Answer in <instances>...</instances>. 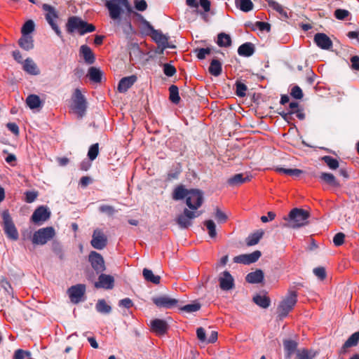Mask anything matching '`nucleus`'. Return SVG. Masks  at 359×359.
I'll use <instances>...</instances> for the list:
<instances>
[{"label":"nucleus","instance_id":"57","mask_svg":"<svg viewBox=\"0 0 359 359\" xmlns=\"http://www.w3.org/2000/svg\"><path fill=\"white\" fill-rule=\"evenodd\" d=\"M99 210L101 212L104 213L109 216H111L116 212L114 208L109 205H100Z\"/></svg>","mask_w":359,"mask_h":359},{"label":"nucleus","instance_id":"27","mask_svg":"<svg viewBox=\"0 0 359 359\" xmlns=\"http://www.w3.org/2000/svg\"><path fill=\"white\" fill-rule=\"evenodd\" d=\"M250 179L248 175H245L243 173H238L229 178L227 183L230 186L236 187L250 181Z\"/></svg>","mask_w":359,"mask_h":359},{"label":"nucleus","instance_id":"8","mask_svg":"<svg viewBox=\"0 0 359 359\" xmlns=\"http://www.w3.org/2000/svg\"><path fill=\"white\" fill-rule=\"evenodd\" d=\"M203 193L197 189H191L186 198V204L190 210H198L203 203Z\"/></svg>","mask_w":359,"mask_h":359},{"label":"nucleus","instance_id":"47","mask_svg":"<svg viewBox=\"0 0 359 359\" xmlns=\"http://www.w3.org/2000/svg\"><path fill=\"white\" fill-rule=\"evenodd\" d=\"M236 94L239 97H243L246 95V91L248 90L247 86L241 82V81H236Z\"/></svg>","mask_w":359,"mask_h":359},{"label":"nucleus","instance_id":"15","mask_svg":"<svg viewBox=\"0 0 359 359\" xmlns=\"http://www.w3.org/2000/svg\"><path fill=\"white\" fill-rule=\"evenodd\" d=\"M50 211L47 207L41 205L34 210L31 217V220L36 224H41L50 218Z\"/></svg>","mask_w":359,"mask_h":359},{"label":"nucleus","instance_id":"16","mask_svg":"<svg viewBox=\"0 0 359 359\" xmlns=\"http://www.w3.org/2000/svg\"><path fill=\"white\" fill-rule=\"evenodd\" d=\"M86 291V286L83 284H78L72 286L68 289V294L71 302L77 304L81 302Z\"/></svg>","mask_w":359,"mask_h":359},{"label":"nucleus","instance_id":"28","mask_svg":"<svg viewBox=\"0 0 359 359\" xmlns=\"http://www.w3.org/2000/svg\"><path fill=\"white\" fill-rule=\"evenodd\" d=\"M255 46L250 42H246L241 45L238 48V53L243 57H250L255 53Z\"/></svg>","mask_w":359,"mask_h":359},{"label":"nucleus","instance_id":"53","mask_svg":"<svg viewBox=\"0 0 359 359\" xmlns=\"http://www.w3.org/2000/svg\"><path fill=\"white\" fill-rule=\"evenodd\" d=\"M176 72L177 70L173 65L168 63H165L163 65V73L167 76L170 77L174 76L176 74Z\"/></svg>","mask_w":359,"mask_h":359},{"label":"nucleus","instance_id":"11","mask_svg":"<svg viewBox=\"0 0 359 359\" xmlns=\"http://www.w3.org/2000/svg\"><path fill=\"white\" fill-rule=\"evenodd\" d=\"M200 213L184 208L183 212L176 218V222L181 229H187L192 225V219L198 217Z\"/></svg>","mask_w":359,"mask_h":359},{"label":"nucleus","instance_id":"24","mask_svg":"<svg viewBox=\"0 0 359 359\" xmlns=\"http://www.w3.org/2000/svg\"><path fill=\"white\" fill-rule=\"evenodd\" d=\"M22 69L28 74L36 76L40 74V70L34 60L27 57L23 61Z\"/></svg>","mask_w":359,"mask_h":359},{"label":"nucleus","instance_id":"13","mask_svg":"<svg viewBox=\"0 0 359 359\" xmlns=\"http://www.w3.org/2000/svg\"><path fill=\"white\" fill-rule=\"evenodd\" d=\"M142 22L145 26V28L150 32L149 35L151 36L152 39L158 45L161 44V46H170L168 43V36L164 35L161 31L155 29L154 27L146 20H143Z\"/></svg>","mask_w":359,"mask_h":359},{"label":"nucleus","instance_id":"25","mask_svg":"<svg viewBox=\"0 0 359 359\" xmlns=\"http://www.w3.org/2000/svg\"><path fill=\"white\" fill-rule=\"evenodd\" d=\"M320 180L332 187L339 188V182L337 181L334 175L330 172H321L319 175Z\"/></svg>","mask_w":359,"mask_h":359},{"label":"nucleus","instance_id":"49","mask_svg":"<svg viewBox=\"0 0 359 359\" xmlns=\"http://www.w3.org/2000/svg\"><path fill=\"white\" fill-rule=\"evenodd\" d=\"M194 52L196 53V57L199 60H203L205 58L206 55H209L211 53L210 48H196Z\"/></svg>","mask_w":359,"mask_h":359},{"label":"nucleus","instance_id":"12","mask_svg":"<svg viewBox=\"0 0 359 359\" xmlns=\"http://www.w3.org/2000/svg\"><path fill=\"white\" fill-rule=\"evenodd\" d=\"M97 279L94 282V287L97 289H104L106 290H112L114 287V277L109 274H105L104 272L97 273Z\"/></svg>","mask_w":359,"mask_h":359},{"label":"nucleus","instance_id":"34","mask_svg":"<svg viewBox=\"0 0 359 359\" xmlns=\"http://www.w3.org/2000/svg\"><path fill=\"white\" fill-rule=\"evenodd\" d=\"M266 1H267L269 6L271 8L275 10L276 12H278L282 18H283L285 19H287L289 18L287 11L279 3H278L277 1H276L274 0H266Z\"/></svg>","mask_w":359,"mask_h":359},{"label":"nucleus","instance_id":"50","mask_svg":"<svg viewBox=\"0 0 359 359\" xmlns=\"http://www.w3.org/2000/svg\"><path fill=\"white\" fill-rule=\"evenodd\" d=\"M0 287L7 294H11L13 292V288L10 283L4 278L0 280Z\"/></svg>","mask_w":359,"mask_h":359},{"label":"nucleus","instance_id":"52","mask_svg":"<svg viewBox=\"0 0 359 359\" xmlns=\"http://www.w3.org/2000/svg\"><path fill=\"white\" fill-rule=\"evenodd\" d=\"M350 15V13L348 11L345 9H341L338 8L335 10L334 15L337 20H345L348 15Z\"/></svg>","mask_w":359,"mask_h":359},{"label":"nucleus","instance_id":"33","mask_svg":"<svg viewBox=\"0 0 359 359\" xmlns=\"http://www.w3.org/2000/svg\"><path fill=\"white\" fill-rule=\"evenodd\" d=\"M253 302L262 309H267L271 304V299L266 295L256 294L252 298Z\"/></svg>","mask_w":359,"mask_h":359},{"label":"nucleus","instance_id":"46","mask_svg":"<svg viewBox=\"0 0 359 359\" xmlns=\"http://www.w3.org/2000/svg\"><path fill=\"white\" fill-rule=\"evenodd\" d=\"M205 226H206L207 229L208 230V234L210 238H215L217 236V231H216V225L215 222L211 220H206L204 222Z\"/></svg>","mask_w":359,"mask_h":359},{"label":"nucleus","instance_id":"54","mask_svg":"<svg viewBox=\"0 0 359 359\" xmlns=\"http://www.w3.org/2000/svg\"><path fill=\"white\" fill-rule=\"evenodd\" d=\"M31 352L22 349H17L13 355V359H25V357H30Z\"/></svg>","mask_w":359,"mask_h":359},{"label":"nucleus","instance_id":"64","mask_svg":"<svg viewBox=\"0 0 359 359\" xmlns=\"http://www.w3.org/2000/svg\"><path fill=\"white\" fill-rule=\"evenodd\" d=\"M352 69L359 71V56L354 55L351 57Z\"/></svg>","mask_w":359,"mask_h":359},{"label":"nucleus","instance_id":"37","mask_svg":"<svg viewBox=\"0 0 359 359\" xmlns=\"http://www.w3.org/2000/svg\"><path fill=\"white\" fill-rule=\"evenodd\" d=\"M142 275L144 278L147 282L152 283L154 284H158L160 283L161 277L157 275H154L151 270L144 268L142 271Z\"/></svg>","mask_w":359,"mask_h":359},{"label":"nucleus","instance_id":"20","mask_svg":"<svg viewBox=\"0 0 359 359\" xmlns=\"http://www.w3.org/2000/svg\"><path fill=\"white\" fill-rule=\"evenodd\" d=\"M314 41L319 48L324 50L330 49L333 45L332 40L324 33L316 34Z\"/></svg>","mask_w":359,"mask_h":359},{"label":"nucleus","instance_id":"26","mask_svg":"<svg viewBox=\"0 0 359 359\" xmlns=\"http://www.w3.org/2000/svg\"><path fill=\"white\" fill-rule=\"evenodd\" d=\"M264 278V274L262 270L257 269L255 271L249 273L246 277L245 280L252 284L262 283Z\"/></svg>","mask_w":359,"mask_h":359},{"label":"nucleus","instance_id":"40","mask_svg":"<svg viewBox=\"0 0 359 359\" xmlns=\"http://www.w3.org/2000/svg\"><path fill=\"white\" fill-rule=\"evenodd\" d=\"M26 103L31 109H34L41 106V102L38 95L32 94L27 96Z\"/></svg>","mask_w":359,"mask_h":359},{"label":"nucleus","instance_id":"63","mask_svg":"<svg viewBox=\"0 0 359 359\" xmlns=\"http://www.w3.org/2000/svg\"><path fill=\"white\" fill-rule=\"evenodd\" d=\"M118 305H119V306H123L126 309H130V307H132L133 306V302L130 298L126 297V298H124V299L120 300L118 302Z\"/></svg>","mask_w":359,"mask_h":359},{"label":"nucleus","instance_id":"55","mask_svg":"<svg viewBox=\"0 0 359 359\" xmlns=\"http://www.w3.org/2000/svg\"><path fill=\"white\" fill-rule=\"evenodd\" d=\"M290 95L292 97L297 100L302 99L304 96L302 89L298 86H294L292 88Z\"/></svg>","mask_w":359,"mask_h":359},{"label":"nucleus","instance_id":"32","mask_svg":"<svg viewBox=\"0 0 359 359\" xmlns=\"http://www.w3.org/2000/svg\"><path fill=\"white\" fill-rule=\"evenodd\" d=\"M264 232L263 230L259 229L256 232L250 234L246 238V244L248 246H252L257 244L260 239L263 237Z\"/></svg>","mask_w":359,"mask_h":359},{"label":"nucleus","instance_id":"9","mask_svg":"<svg viewBox=\"0 0 359 359\" xmlns=\"http://www.w3.org/2000/svg\"><path fill=\"white\" fill-rule=\"evenodd\" d=\"M91 278L95 277V274L104 272L107 269L105 261L102 255L96 251L91 250Z\"/></svg>","mask_w":359,"mask_h":359},{"label":"nucleus","instance_id":"4","mask_svg":"<svg viewBox=\"0 0 359 359\" xmlns=\"http://www.w3.org/2000/svg\"><path fill=\"white\" fill-rule=\"evenodd\" d=\"M66 29L69 34L79 33L83 35L90 32V24L77 16H72L67 20Z\"/></svg>","mask_w":359,"mask_h":359},{"label":"nucleus","instance_id":"17","mask_svg":"<svg viewBox=\"0 0 359 359\" xmlns=\"http://www.w3.org/2000/svg\"><path fill=\"white\" fill-rule=\"evenodd\" d=\"M262 253L259 250H255L250 254H243L236 256L233 258L235 263H240L243 264H250L256 262L261 257Z\"/></svg>","mask_w":359,"mask_h":359},{"label":"nucleus","instance_id":"41","mask_svg":"<svg viewBox=\"0 0 359 359\" xmlns=\"http://www.w3.org/2000/svg\"><path fill=\"white\" fill-rule=\"evenodd\" d=\"M217 43L219 47H229L231 45V39L229 34L222 32L217 35Z\"/></svg>","mask_w":359,"mask_h":359},{"label":"nucleus","instance_id":"2","mask_svg":"<svg viewBox=\"0 0 359 359\" xmlns=\"http://www.w3.org/2000/svg\"><path fill=\"white\" fill-rule=\"evenodd\" d=\"M309 217L310 213L309 211L302 208H293L287 217H284V219L287 221V224H285V226L293 229L302 227L308 224Z\"/></svg>","mask_w":359,"mask_h":359},{"label":"nucleus","instance_id":"38","mask_svg":"<svg viewBox=\"0 0 359 359\" xmlns=\"http://www.w3.org/2000/svg\"><path fill=\"white\" fill-rule=\"evenodd\" d=\"M237 8L243 12H249L253 8V3L251 0H235Z\"/></svg>","mask_w":359,"mask_h":359},{"label":"nucleus","instance_id":"43","mask_svg":"<svg viewBox=\"0 0 359 359\" xmlns=\"http://www.w3.org/2000/svg\"><path fill=\"white\" fill-rule=\"evenodd\" d=\"M321 160L324 161L331 170H336L339 167V163L337 159L330 156H324L321 158Z\"/></svg>","mask_w":359,"mask_h":359},{"label":"nucleus","instance_id":"29","mask_svg":"<svg viewBox=\"0 0 359 359\" xmlns=\"http://www.w3.org/2000/svg\"><path fill=\"white\" fill-rule=\"evenodd\" d=\"M18 45L22 49L29 51L34 48L33 39L29 35H22L18 40Z\"/></svg>","mask_w":359,"mask_h":359},{"label":"nucleus","instance_id":"56","mask_svg":"<svg viewBox=\"0 0 359 359\" xmlns=\"http://www.w3.org/2000/svg\"><path fill=\"white\" fill-rule=\"evenodd\" d=\"M344 240L345 234L341 232L337 233L333 238L334 245L337 247L341 246L344 244Z\"/></svg>","mask_w":359,"mask_h":359},{"label":"nucleus","instance_id":"6","mask_svg":"<svg viewBox=\"0 0 359 359\" xmlns=\"http://www.w3.org/2000/svg\"><path fill=\"white\" fill-rule=\"evenodd\" d=\"M72 109L79 118H82L86 111V100L81 90L76 88L72 95Z\"/></svg>","mask_w":359,"mask_h":359},{"label":"nucleus","instance_id":"45","mask_svg":"<svg viewBox=\"0 0 359 359\" xmlns=\"http://www.w3.org/2000/svg\"><path fill=\"white\" fill-rule=\"evenodd\" d=\"M34 22L32 20H29L23 25L21 32L22 35H29L34 30Z\"/></svg>","mask_w":359,"mask_h":359},{"label":"nucleus","instance_id":"60","mask_svg":"<svg viewBox=\"0 0 359 359\" xmlns=\"http://www.w3.org/2000/svg\"><path fill=\"white\" fill-rule=\"evenodd\" d=\"M135 8L139 11H144L147 8V4L145 0H135Z\"/></svg>","mask_w":359,"mask_h":359},{"label":"nucleus","instance_id":"31","mask_svg":"<svg viewBox=\"0 0 359 359\" xmlns=\"http://www.w3.org/2000/svg\"><path fill=\"white\" fill-rule=\"evenodd\" d=\"M359 341V331L354 332L351 334L348 339L345 341L340 351V353H344L346 352V348L355 346L358 344Z\"/></svg>","mask_w":359,"mask_h":359},{"label":"nucleus","instance_id":"48","mask_svg":"<svg viewBox=\"0 0 359 359\" xmlns=\"http://www.w3.org/2000/svg\"><path fill=\"white\" fill-rule=\"evenodd\" d=\"M201 307V304L199 303H193L190 304H187L180 308V310L184 311L186 313H193L198 311Z\"/></svg>","mask_w":359,"mask_h":359},{"label":"nucleus","instance_id":"1","mask_svg":"<svg viewBox=\"0 0 359 359\" xmlns=\"http://www.w3.org/2000/svg\"><path fill=\"white\" fill-rule=\"evenodd\" d=\"M104 5L108 9L111 19L118 23L121 20V15L125 11L128 15L133 13V8L128 0H106Z\"/></svg>","mask_w":359,"mask_h":359},{"label":"nucleus","instance_id":"10","mask_svg":"<svg viewBox=\"0 0 359 359\" xmlns=\"http://www.w3.org/2000/svg\"><path fill=\"white\" fill-rule=\"evenodd\" d=\"M108 244V238L104 229L97 228L94 229L92 239L91 246L94 248L101 250L104 249Z\"/></svg>","mask_w":359,"mask_h":359},{"label":"nucleus","instance_id":"22","mask_svg":"<svg viewBox=\"0 0 359 359\" xmlns=\"http://www.w3.org/2000/svg\"><path fill=\"white\" fill-rule=\"evenodd\" d=\"M285 359H290L294 353L297 354L298 343L292 339H285L283 341Z\"/></svg>","mask_w":359,"mask_h":359},{"label":"nucleus","instance_id":"42","mask_svg":"<svg viewBox=\"0 0 359 359\" xmlns=\"http://www.w3.org/2000/svg\"><path fill=\"white\" fill-rule=\"evenodd\" d=\"M103 72L97 67H91V83H100L103 79Z\"/></svg>","mask_w":359,"mask_h":359},{"label":"nucleus","instance_id":"51","mask_svg":"<svg viewBox=\"0 0 359 359\" xmlns=\"http://www.w3.org/2000/svg\"><path fill=\"white\" fill-rule=\"evenodd\" d=\"M215 218L219 223H224L227 220V215L218 207L215 208Z\"/></svg>","mask_w":359,"mask_h":359},{"label":"nucleus","instance_id":"7","mask_svg":"<svg viewBox=\"0 0 359 359\" xmlns=\"http://www.w3.org/2000/svg\"><path fill=\"white\" fill-rule=\"evenodd\" d=\"M1 217L4 233L6 236L13 241L18 240V232L8 210H5L1 212Z\"/></svg>","mask_w":359,"mask_h":359},{"label":"nucleus","instance_id":"5","mask_svg":"<svg viewBox=\"0 0 359 359\" xmlns=\"http://www.w3.org/2000/svg\"><path fill=\"white\" fill-rule=\"evenodd\" d=\"M55 234V229L52 226L39 229L33 233L32 243L35 245H43L51 240Z\"/></svg>","mask_w":359,"mask_h":359},{"label":"nucleus","instance_id":"62","mask_svg":"<svg viewBox=\"0 0 359 359\" xmlns=\"http://www.w3.org/2000/svg\"><path fill=\"white\" fill-rule=\"evenodd\" d=\"M196 335L197 338L201 341V342H206L207 337L205 331L203 327H198L196 330Z\"/></svg>","mask_w":359,"mask_h":359},{"label":"nucleus","instance_id":"14","mask_svg":"<svg viewBox=\"0 0 359 359\" xmlns=\"http://www.w3.org/2000/svg\"><path fill=\"white\" fill-rule=\"evenodd\" d=\"M42 8L44 11L46 12V20L50 25L51 28L55 31V32L58 36H61L62 32L60 30L57 24L54 21L55 19L58 18L57 13L55 11V8L49 4H44L42 6Z\"/></svg>","mask_w":359,"mask_h":359},{"label":"nucleus","instance_id":"44","mask_svg":"<svg viewBox=\"0 0 359 359\" xmlns=\"http://www.w3.org/2000/svg\"><path fill=\"white\" fill-rule=\"evenodd\" d=\"M316 354L312 351L306 348L297 351L295 359H313Z\"/></svg>","mask_w":359,"mask_h":359},{"label":"nucleus","instance_id":"23","mask_svg":"<svg viewBox=\"0 0 359 359\" xmlns=\"http://www.w3.org/2000/svg\"><path fill=\"white\" fill-rule=\"evenodd\" d=\"M137 81V76L132 75L122 78L117 86L119 93H126Z\"/></svg>","mask_w":359,"mask_h":359},{"label":"nucleus","instance_id":"39","mask_svg":"<svg viewBox=\"0 0 359 359\" xmlns=\"http://www.w3.org/2000/svg\"><path fill=\"white\" fill-rule=\"evenodd\" d=\"M169 99L173 104H177L180 102V97L179 95V88L175 85H171L169 87Z\"/></svg>","mask_w":359,"mask_h":359},{"label":"nucleus","instance_id":"35","mask_svg":"<svg viewBox=\"0 0 359 359\" xmlns=\"http://www.w3.org/2000/svg\"><path fill=\"white\" fill-rule=\"evenodd\" d=\"M210 74L215 76H219L222 72V63L217 59H213L208 68Z\"/></svg>","mask_w":359,"mask_h":359},{"label":"nucleus","instance_id":"3","mask_svg":"<svg viewBox=\"0 0 359 359\" xmlns=\"http://www.w3.org/2000/svg\"><path fill=\"white\" fill-rule=\"evenodd\" d=\"M297 302V294L294 291H288L285 297L280 302L277 313L280 319L285 318L293 309Z\"/></svg>","mask_w":359,"mask_h":359},{"label":"nucleus","instance_id":"61","mask_svg":"<svg viewBox=\"0 0 359 359\" xmlns=\"http://www.w3.org/2000/svg\"><path fill=\"white\" fill-rule=\"evenodd\" d=\"M255 25L260 31H266L269 32L271 30V25L266 22L257 21L256 22Z\"/></svg>","mask_w":359,"mask_h":359},{"label":"nucleus","instance_id":"59","mask_svg":"<svg viewBox=\"0 0 359 359\" xmlns=\"http://www.w3.org/2000/svg\"><path fill=\"white\" fill-rule=\"evenodd\" d=\"M80 54L83 56L87 63H90V47L86 45H83L80 49Z\"/></svg>","mask_w":359,"mask_h":359},{"label":"nucleus","instance_id":"21","mask_svg":"<svg viewBox=\"0 0 359 359\" xmlns=\"http://www.w3.org/2000/svg\"><path fill=\"white\" fill-rule=\"evenodd\" d=\"M219 287L223 290H230L234 287V279L227 271L222 273V276L219 278Z\"/></svg>","mask_w":359,"mask_h":359},{"label":"nucleus","instance_id":"30","mask_svg":"<svg viewBox=\"0 0 359 359\" xmlns=\"http://www.w3.org/2000/svg\"><path fill=\"white\" fill-rule=\"evenodd\" d=\"M189 191L190 189H186L184 185H178L172 192V199L180 201L185 198H187Z\"/></svg>","mask_w":359,"mask_h":359},{"label":"nucleus","instance_id":"58","mask_svg":"<svg viewBox=\"0 0 359 359\" xmlns=\"http://www.w3.org/2000/svg\"><path fill=\"white\" fill-rule=\"evenodd\" d=\"M313 273L316 276H317L320 280H323L326 278V271L325 269L323 266L317 267L313 269Z\"/></svg>","mask_w":359,"mask_h":359},{"label":"nucleus","instance_id":"36","mask_svg":"<svg viewBox=\"0 0 359 359\" xmlns=\"http://www.w3.org/2000/svg\"><path fill=\"white\" fill-rule=\"evenodd\" d=\"M96 311L102 314H109L111 312V307L109 305L105 299H100L95 304Z\"/></svg>","mask_w":359,"mask_h":359},{"label":"nucleus","instance_id":"19","mask_svg":"<svg viewBox=\"0 0 359 359\" xmlns=\"http://www.w3.org/2000/svg\"><path fill=\"white\" fill-rule=\"evenodd\" d=\"M151 329L152 332H155L158 335L165 334L168 330V325L167 322L161 319H154L150 323Z\"/></svg>","mask_w":359,"mask_h":359},{"label":"nucleus","instance_id":"18","mask_svg":"<svg viewBox=\"0 0 359 359\" xmlns=\"http://www.w3.org/2000/svg\"><path fill=\"white\" fill-rule=\"evenodd\" d=\"M154 304L159 308L171 309L177 306L178 300L166 295L152 298Z\"/></svg>","mask_w":359,"mask_h":359}]
</instances>
